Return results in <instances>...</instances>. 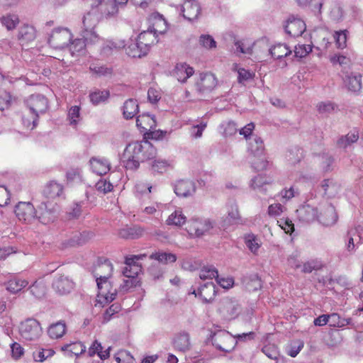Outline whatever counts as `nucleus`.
Returning a JSON list of instances; mask_svg holds the SVG:
<instances>
[{
    "instance_id": "obj_1",
    "label": "nucleus",
    "mask_w": 363,
    "mask_h": 363,
    "mask_svg": "<svg viewBox=\"0 0 363 363\" xmlns=\"http://www.w3.org/2000/svg\"><path fill=\"white\" fill-rule=\"evenodd\" d=\"M48 208L46 202H42L36 210L30 202H18L15 207V214L23 224L31 225L35 220L43 225H48L55 218V206Z\"/></svg>"
},
{
    "instance_id": "obj_2",
    "label": "nucleus",
    "mask_w": 363,
    "mask_h": 363,
    "mask_svg": "<svg viewBox=\"0 0 363 363\" xmlns=\"http://www.w3.org/2000/svg\"><path fill=\"white\" fill-rule=\"evenodd\" d=\"M155 147L148 140L132 142L125 148L121 161L127 169L136 170L140 162L154 159L156 156Z\"/></svg>"
},
{
    "instance_id": "obj_3",
    "label": "nucleus",
    "mask_w": 363,
    "mask_h": 363,
    "mask_svg": "<svg viewBox=\"0 0 363 363\" xmlns=\"http://www.w3.org/2000/svg\"><path fill=\"white\" fill-rule=\"evenodd\" d=\"M19 334L26 341H35L43 334V328L38 320L35 318H27L19 325Z\"/></svg>"
},
{
    "instance_id": "obj_4",
    "label": "nucleus",
    "mask_w": 363,
    "mask_h": 363,
    "mask_svg": "<svg viewBox=\"0 0 363 363\" xmlns=\"http://www.w3.org/2000/svg\"><path fill=\"white\" fill-rule=\"evenodd\" d=\"M98 294L96 296V306L104 307L113 301L116 296V290L113 288L109 279H96Z\"/></svg>"
},
{
    "instance_id": "obj_5",
    "label": "nucleus",
    "mask_w": 363,
    "mask_h": 363,
    "mask_svg": "<svg viewBox=\"0 0 363 363\" xmlns=\"http://www.w3.org/2000/svg\"><path fill=\"white\" fill-rule=\"evenodd\" d=\"M211 341L217 349L225 352H231L236 345L235 337L226 330H219L214 333Z\"/></svg>"
},
{
    "instance_id": "obj_6",
    "label": "nucleus",
    "mask_w": 363,
    "mask_h": 363,
    "mask_svg": "<svg viewBox=\"0 0 363 363\" xmlns=\"http://www.w3.org/2000/svg\"><path fill=\"white\" fill-rule=\"evenodd\" d=\"M72 34L67 28H58L52 30L48 43L50 45L55 49H62L67 46L71 42Z\"/></svg>"
},
{
    "instance_id": "obj_7",
    "label": "nucleus",
    "mask_w": 363,
    "mask_h": 363,
    "mask_svg": "<svg viewBox=\"0 0 363 363\" xmlns=\"http://www.w3.org/2000/svg\"><path fill=\"white\" fill-rule=\"evenodd\" d=\"M62 193L63 186L54 181L48 182L43 189V194L46 201H43V202H46L48 208H50L52 206L51 205L55 204V213H56L57 206L55 199L59 198ZM55 216H56L55 214Z\"/></svg>"
},
{
    "instance_id": "obj_8",
    "label": "nucleus",
    "mask_w": 363,
    "mask_h": 363,
    "mask_svg": "<svg viewBox=\"0 0 363 363\" xmlns=\"http://www.w3.org/2000/svg\"><path fill=\"white\" fill-rule=\"evenodd\" d=\"M26 104L30 111L37 113L38 116L44 113L48 108V99L40 94H31L26 100Z\"/></svg>"
},
{
    "instance_id": "obj_9",
    "label": "nucleus",
    "mask_w": 363,
    "mask_h": 363,
    "mask_svg": "<svg viewBox=\"0 0 363 363\" xmlns=\"http://www.w3.org/2000/svg\"><path fill=\"white\" fill-rule=\"evenodd\" d=\"M217 84L218 79L213 74L204 72L199 74V77L196 80L195 86L199 92L206 93L213 90Z\"/></svg>"
},
{
    "instance_id": "obj_10",
    "label": "nucleus",
    "mask_w": 363,
    "mask_h": 363,
    "mask_svg": "<svg viewBox=\"0 0 363 363\" xmlns=\"http://www.w3.org/2000/svg\"><path fill=\"white\" fill-rule=\"evenodd\" d=\"M97 19L94 15L91 13H86L83 18L84 30L82 37L86 40L96 41L99 38L95 33L94 28L96 25Z\"/></svg>"
},
{
    "instance_id": "obj_11",
    "label": "nucleus",
    "mask_w": 363,
    "mask_h": 363,
    "mask_svg": "<svg viewBox=\"0 0 363 363\" xmlns=\"http://www.w3.org/2000/svg\"><path fill=\"white\" fill-rule=\"evenodd\" d=\"M305 22L298 18L291 16L289 18L285 26L286 32L292 37H299L306 30Z\"/></svg>"
},
{
    "instance_id": "obj_12",
    "label": "nucleus",
    "mask_w": 363,
    "mask_h": 363,
    "mask_svg": "<svg viewBox=\"0 0 363 363\" xmlns=\"http://www.w3.org/2000/svg\"><path fill=\"white\" fill-rule=\"evenodd\" d=\"M113 266L112 263L105 259L99 260L94 269V275L96 279H110L112 276Z\"/></svg>"
},
{
    "instance_id": "obj_13",
    "label": "nucleus",
    "mask_w": 363,
    "mask_h": 363,
    "mask_svg": "<svg viewBox=\"0 0 363 363\" xmlns=\"http://www.w3.org/2000/svg\"><path fill=\"white\" fill-rule=\"evenodd\" d=\"M148 30L155 33V35L161 34L167 30V22L163 16L158 13H152L148 18Z\"/></svg>"
},
{
    "instance_id": "obj_14",
    "label": "nucleus",
    "mask_w": 363,
    "mask_h": 363,
    "mask_svg": "<svg viewBox=\"0 0 363 363\" xmlns=\"http://www.w3.org/2000/svg\"><path fill=\"white\" fill-rule=\"evenodd\" d=\"M52 286L58 294L65 295L72 291L74 287V283L69 277L62 275L54 281Z\"/></svg>"
},
{
    "instance_id": "obj_15",
    "label": "nucleus",
    "mask_w": 363,
    "mask_h": 363,
    "mask_svg": "<svg viewBox=\"0 0 363 363\" xmlns=\"http://www.w3.org/2000/svg\"><path fill=\"white\" fill-rule=\"evenodd\" d=\"M201 7L195 0H185L182 6V13L185 18L192 21L199 15Z\"/></svg>"
},
{
    "instance_id": "obj_16",
    "label": "nucleus",
    "mask_w": 363,
    "mask_h": 363,
    "mask_svg": "<svg viewBox=\"0 0 363 363\" xmlns=\"http://www.w3.org/2000/svg\"><path fill=\"white\" fill-rule=\"evenodd\" d=\"M136 125L140 131L145 134L148 130L155 128L157 123L154 116L143 113L137 117Z\"/></svg>"
},
{
    "instance_id": "obj_17",
    "label": "nucleus",
    "mask_w": 363,
    "mask_h": 363,
    "mask_svg": "<svg viewBox=\"0 0 363 363\" xmlns=\"http://www.w3.org/2000/svg\"><path fill=\"white\" fill-rule=\"evenodd\" d=\"M36 38L35 28L30 25L25 24L18 32V40L22 45H27L33 42Z\"/></svg>"
},
{
    "instance_id": "obj_18",
    "label": "nucleus",
    "mask_w": 363,
    "mask_h": 363,
    "mask_svg": "<svg viewBox=\"0 0 363 363\" xmlns=\"http://www.w3.org/2000/svg\"><path fill=\"white\" fill-rule=\"evenodd\" d=\"M194 191V184L189 180L181 179L177 182L174 186V192L178 196L187 197L192 195Z\"/></svg>"
},
{
    "instance_id": "obj_19",
    "label": "nucleus",
    "mask_w": 363,
    "mask_h": 363,
    "mask_svg": "<svg viewBox=\"0 0 363 363\" xmlns=\"http://www.w3.org/2000/svg\"><path fill=\"white\" fill-rule=\"evenodd\" d=\"M157 35L155 33L151 32V30H147L141 32L138 36L137 41L138 44L143 48V50L147 53L150 48L157 42Z\"/></svg>"
},
{
    "instance_id": "obj_20",
    "label": "nucleus",
    "mask_w": 363,
    "mask_h": 363,
    "mask_svg": "<svg viewBox=\"0 0 363 363\" xmlns=\"http://www.w3.org/2000/svg\"><path fill=\"white\" fill-rule=\"evenodd\" d=\"M196 296H199L204 303L213 301L216 295V286L213 282H207L198 291V294L194 291Z\"/></svg>"
},
{
    "instance_id": "obj_21",
    "label": "nucleus",
    "mask_w": 363,
    "mask_h": 363,
    "mask_svg": "<svg viewBox=\"0 0 363 363\" xmlns=\"http://www.w3.org/2000/svg\"><path fill=\"white\" fill-rule=\"evenodd\" d=\"M89 162L92 172L98 175L106 174L111 168L110 162L105 158L92 157Z\"/></svg>"
},
{
    "instance_id": "obj_22",
    "label": "nucleus",
    "mask_w": 363,
    "mask_h": 363,
    "mask_svg": "<svg viewBox=\"0 0 363 363\" xmlns=\"http://www.w3.org/2000/svg\"><path fill=\"white\" fill-rule=\"evenodd\" d=\"M194 73L193 67L184 62L177 64L174 70V77L181 82H185Z\"/></svg>"
},
{
    "instance_id": "obj_23",
    "label": "nucleus",
    "mask_w": 363,
    "mask_h": 363,
    "mask_svg": "<svg viewBox=\"0 0 363 363\" xmlns=\"http://www.w3.org/2000/svg\"><path fill=\"white\" fill-rule=\"evenodd\" d=\"M67 332V325L64 320H60L51 324L48 328V335L51 339H59Z\"/></svg>"
},
{
    "instance_id": "obj_24",
    "label": "nucleus",
    "mask_w": 363,
    "mask_h": 363,
    "mask_svg": "<svg viewBox=\"0 0 363 363\" xmlns=\"http://www.w3.org/2000/svg\"><path fill=\"white\" fill-rule=\"evenodd\" d=\"M29 282L25 279L17 277L10 279L6 284V289L12 293L16 294L28 285Z\"/></svg>"
},
{
    "instance_id": "obj_25",
    "label": "nucleus",
    "mask_w": 363,
    "mask_h": 363,
    "mask_svg": "<svg viewBox=\"0 0 363 363\" xmlns=\"http://www.w3.org/2000/svg\"><path fill=\"white\" fill-rule=\"evenodd\" d=\"M149 258L150 259H155L162 264H168L174 263L177 261V255L170 252H165L162 251H158L152 253Z\"/></svg>"
},
{
    "instance_id": "obj_26",
    "label": "nucleus",
    "mask_w": 363,
    "mask_h": 363,
    "mask_svg": "<svg viewBox=\"0 0 363 363\" xmlns=\"http://www.w3.org/2000/svg\"><path fill=\"white\" fill-rule=\"evenodd\" d=\"M0 22L8 30H13L19 24L20 19L17 14L6 13L0 17Z\"/></svg>"
},
{
    "instance_id": "obj_27",
    "label": "nucleus",
    "mask_w": 363,
    "mask_h": 363,
    "mask_svg": "<svg viewBox=\"0 0 363 363\" xmlns=\"http://www.w3.org/2000/svg\"><path fill=\"white\" fill-rule=\"evenodd\" d=\"M109 350L110 347L103 351V347L101 346V344L97 340H94L91 345L89 347L88 353L91 357L97 354L101 358V359L105 360L110 356Z\"/></svg>"
},
{
    "instance_id": "obj_28",
    "label": "nucleus",
    "mask_w": 363,
    "mask_h": 363,
    "mask_svg": "<svg viewBox=\"0 0 363 363\" xmlns=\"http://www.w3.org/2000/svg\"><path fill=\"white\" fill-rule=\"evenodd\" d=\"M61 350L68 355L77 357L85 352L86 347L81 342H74L70 344L64 345L62 346Z\"/></svg>"
},
{
    "instance_id": "obj_29",
    "label": "nucleus",
    "mask_w": 363,
    "mask_h": 363,
    "mask_svg": "<svg viewBox=\"0 0 363 363\" xmlns=\"http://www.w3.org/2000/svg\"><path fill=\"white\" fill-rule=\"evenodd\" d=\"M174 347L179 351H186L189 349L190 340L189 335L186 333L178 334L173 342Z\"/></svg>"
},
{
    "instance_id": "obj_30",
    "label": "nucleus",
    "mask_w": 363,
    "mask_h": 363,
    "mask_svg": "<svg viewBox=\"0 0 363 363\" xmlns=\"http://www.w3.org/2000/svg\"><path fill=\"white\" fill-rule=\"evenodd\" d=\"M38 118L37 113H33L27 108L23 113L22 123L26 128L33 130L37 125Z\"/></svg>"
},
{
    "instance_id": "obj_31",
    "label": "nucleus",
    "mask_w": 363,
    "mask_h": 363,
    "mask_svg": "<svg viewBox=\"0 0 363 363\" xmlns=\"http://www.w3.org/2000/svg\"><path fill=\"white\" fill-rule=\"evenodd\" d=\"M138 104L136 100L130 99L123 105V116L126 119L133 118L138 112Z\"/></svg>"
},
{
    "instance_id": "obj_32",
    "label": "nucleus",
    "mask_w": 363,
    "mask_h": 363,
    "mask_svg": "<svg viewBox=\"0 0 363 363\" xmlns=\"http://www.w3.org/2000/svg\"><path fill=\"white\" fill-rule=\"evenodd\" d=\"M186 222V217L184 215L182 211L176 210L170 214L167 219V224L168 225H175L181 227Z\"/></svg>"
},
{
    "instance_id": "obj_33",
    "label": "nucleus",
    "mask_w": 363,
    "mask_h": 363,
    "mask_svg": "<svg viewBox=\"0 0 363 363\" xmlns=\"http://www.w3.org/2000/svg\"><path fill=\"white\" fill-rule=\"evenodd\" d=\"M269 51L272 56L277 59L286 57L291 53L290 48L286 44L283 43H278L274 45Z\"/></svg>"
},
{
    "instance_id": "obj_34",
    "label": "nucleus",
    "mask_w": 363,
    "mask_h": 363,
    "mask_svg": "<svg viewBox=\"0 0 363 363\" xmlns=\"http://www.w3.org/2000/svg\"><path fill=\"white\" fill-rule=\"evenodd\" d=\"M142 228H119L118 235L119 237L127 239H138L143 234Z\"/></svg>"
},
{
    "instance_id": "obj_35",
    "label": "nucleus",
    "mask_w": 363,
    "mask_h": 363,
    "mask_svg": "<svg viewBox=\"0 0 363 363\" xmlns=\"http://www.w3.org/2000/svg\"><path fill=\"white\" fill-rule=\"evenodd\" d=\"M89 69L96 77H108L113 74V68L105 65H100L93 63L90 65Z\"/></svg>"
},
{
    "instance_id": "obj_36",
    "label": "nucleus",
    "mask_w": 363,
    "mask_h": 363,
    "mask_svg": "<svg viewBox=\"0 0 363 363\" xmlns=\"http://www.w3.org/2000/svg\"><path fill=\"white\" fill-rule=\"evenodd\" d=\"M360 77V75L346 77L345 84L350 91L357 92L361 89L362 83Z\"/></svg>"
},
{
    "instance_id": "obj_37",
    "label": "nucleus",
    "mask_w": 363,
    "mask_h": 363,
    "mask_svg": "<svg viewBox=\"0 0 363 363\" xmlns=\"http://www.w3.org/2000/svg\"><path fill=\"white\" fill-rule=\"evenodd\" d=\"M126 54L131 57H141L147 54L145 50L138 44V42L130 44L125 48Z\"/></svg>"
},
{
    "instance_id": "obj_38",
    "label": "nucleus",
    "mask_w": 363,
    "mask_h": 363,
    "mask_svg": "<svg viewBox=\"0 0 363 363\" xmlns=\"http://www.w3.org/2000/svg\"><path fill=\"white\" fill-rule=\"evenodd\" d=\"M314 43L320 50H327L331 44L329 37L324 32L320 33L314 37Z\"/></svg>"
},
{
    "instance_id": "obj_39",
    "label": "nucleus",
    "mask_w": 363,
    "mask_h": 363,
    "mask_svg": "<svg viewBox=\"0 0 363 363\" xmlns=\"http://www.w3.org/2000/svg\"><path fill=\"white\" fill-rule=\"evenodd\" d=\"M29 289L30 293L38 298H43L45 295L46 288L43 281H35Z\"/></svg>"
},
{
    "instance_id": "obj_40",
    "label": "nucleus",
    "mask_w": 363,
    "mask_h": 363,
    "mask_svg": "<svg viewBox=\"0 0 363 363\" xmlns=\"http://www.w3.org/2000/svg\"><path fill=\"white\" fill-rule=\"evenodd\" d=\"M359 133L357 131H354L349 133L344 137L340 138L337 140V145L340 147H347L348 145L355 143L359 139Z\"/></svg>"
},
{
    "instance_id": "obj_41",
    "label": "nucleus",
    "mask_w": 363,
    "mask_h": 363,
    "mask_svg": "<svg viewBox=\"0 0 363 363\" xmlns=\"http://www.w3.org/2000/svg\"><path fill=\"white\" fill-rule=\"evenodd\" d=\"M55 351L52 348H40L35 351L33 354V359L35 362H42L46 359L51 357L54 355Z\"/></svg>"
},
{
    "instance_id": "obj_42",
    "label": "nucleus",
    "mask_w": 363,
    "mask_h": 363,
    "mask_svg": "<svg viewBox=\"0 0 363 363\" xmlns=\"http://www.w3.org/2000/svg\"><path fill=\"white\" fill-rule=\"evenodd\" d=\"M218 272L213 266H205L199 271V277L203 279H212L218 278Z\"/></svg>"
},
{
    "instance_id": "obj_43",
    "label": "nucleus",
    "mask_w": 363,
    "mask_h": 363,
    "mask_svg": "<svg viewBox=\"0 0 363 363\" xmlns=\"http://www.w3.org/2000/svg\"><path fill=\"white\" fill-rule=\"evenodd\" d=\"M245 242L249 250L254 254L257 253L261 245L258 238L253 234L246 235Z\"/></svg>"
},
{
    "instance_id": "obj_44",
    "label": "nucleus",
    "mask_w": 363,
    "mask_h": 363,
    "mask_svg": "<svg viewBox=\"0 0 363 363\" xmlns=\"http://www.w3.org/2000/svg\"><path fill=\"white\" fill-rule=\"evenodd\" d=\"M347 30L335 31L333 34V38L336 47L338 49H343L347 45Z\"/></svg>"
},
{
    "instance_id": "obj_45",
    "label": "nucleus",
    "mask_w": 363,
    "mask_h": 363,
    "mask_svg": "<svg viewBox=\"0 0 363 363\" xmlns=\"http://www.w3.org/2000/svg\"><path fill=\"white\" fill-rule=\"evenodd\" d=\"M114 359L118 363H135L134 357L127 350H120L115 355Z\"/></svg>"
},
{
    "instance_id": "obj_46",
    "label": "nucleus",
    "mask_w": 363,
    "mask_h": 363,
    "mask_svg": "<svg viewBox=\"0 0 363 363\" xmlns=\"http://www.w3.org/2000/svg\"><path fill=\"white\" fill-rule=\"evenodd\" d=\"M108 96L109 91L106 90L94 91L89 95L91 101L95 105L105 101Z\"/></svg>"
},
{
    "instance_id": "obj_47",
    "label": "nucleus",
    "mask_w": 363,
    "mask_h": 363,
    "mask_svg": "<svg viewBox=\"0 0 363 363\" xmlns=\"http://www.w3.org/2000/svg\"><path fill=\"white\" fill-rule=\"evenodd\" d=\"M236 51L242 54L251 55L253 50V43L245 40H238L235 43Z\"/></svg>"
},
{
    "instance_id": "obj_48",
    "label": "nucleus",
    "mask_w": 363,
    "mask_h": 363,
    "mask_svg": "<svg viewBox=\"0 0 363 363\" xmlns=\"http://www.w3.org/2000/svg\"><path fill=\"white\" fill-rule=\"evenodd\" d=\"M262 351L266 356L272 359H277L279 356L278 347L275 344L269 343L264 345Z\"/></svg>"
},
{
    "instance_id": "obj_49",
    "label": "nucleus",
    "mask_w": 363,
    "mask_h": 363,
    "mask_svg": "<svg viewBox=\"0 0 363 363\" xmlns=\"http://www.w3.org/2000/svg\"><path fill=\"white\" fill-rule=\"evenodd\" d=\"M328 315V324L330 327L341 328L349 323L347 320L341 318L337 313H332Z\"/></svg>"
},
{
    "instance_id": "obj_50",
    "label": "nucleus",
    "mask_w": 363,
    "mask_h": 363,
    "mask_svg": "<svg viewBox=\"0 0 363 363\" xmlns=\"http://www.w3.org/2000/svg\"><path fill=\"white\" fill-rule=\"evenodd\" d=\"M128 0H108V2L110 4V8H105L104 11L108 15H115L118 11L119 5H125L127 4Z\"/></svg>"
},
{
    "instance_id": "obj_51",
    "label": "nucleus",
    "mask_w": 363,
    "mask_h": 363,
    "mask_svg": "<svg viewBox=\"0 0 363 363\" xmlns=\"http://www.w3.org/2000/svg\"><path fill=\"white\" fill-rule=\"evenodd\" d=\"M94 42L95 41L86 40L84 37L83 39H76L72 43L70 50L73 54L74 52H79L84 50L86 43Z\"/></svg>"
},
{
    "instance_id": "obj_52",
    "label": "nucleus",
    "mask_w": 363,
    "mask_h": 363,
    "mask_svg": "<svg viewBox=\"0 0 363 363\" xmlns=\"http://www.w3.org/2000/svg\"><path fill=\"white\" fill-rule=\"evenodd\" d=\"M249 149L254 155L262 156L263 155L264 150L262 140L259 138H255L254 139V143H250Z\"/></svg>"
},
{
    "instance_id": "obj_53",
    "label": "nucleus",
    "mask_w": 363,
    "mask_h": 363,
    "mask_svg": "<svg viewBox=\"0 0 363 363\" xmlns=\"http://www.w3.org/2000/svg\"><path fill=\"white\" fill-rule=\"evenodd\" d=\"M237 71L238 74V82L240 84H244L245 82L252 79L255 77L254 72L245 69V68L239 67Z\"/></svg>"
},
{
    "instance_id": "obj_54",
    "label": "nucleus",
    "mask_w": 363,
    "mask_h": 363,
    "mask_svg": "<svg viewBox=\"0 0 363 363\" xmlns=\"http://www.w3.org/2000/svg\"><path fill=\"white\" fill-rule=\"evenodd\" d=\"M312 51L311 45L298 44L294 49L295 56L302 58L308 55Z\"/></svg>"
},
{
    "instance_id": "obj_55",
    "label": "nucleus",
    "mask_w": 363,
    "mask_h": 363,
    "mask_svg": "<svg viewBox=\"0 0 363 363\" xmlns=\"http://www.w3.org/2000/svg\"><path fill=\"white\" fill-rule=\"evenodd\" d=\"M95 187L98 191L106 194L111 191L113 190V186L106 179H101L96 182Z\"/></svg>"
},
{
    "instance_id": "obj_56",
    "label": "nucleus",
    "mask_w": 363,
    "mask_h": 363,
    "mask_svg": "<svg viewBox=\"0 0 363 363\" xmlns=\"http://www.w3.org/2000/svg\"><path fill=\"white\" fill-rule=\"evenodd\" d=\"M12 99L13 97L9 92L6 91H0V110L3 111L8 108L11 104Z\"/></svg>"
},
{
    "instance_id": "obj_57",
    "label": "nucleus",
    "mask_w": 363,
    "mask_h": 363,
    "mask_svg": "<svg viewBox=\"0 0 363 363\" xmlns=\"http://www.w3.org/2000/svg\"><path fill=\"white\" fill-rule=\"evenodd\" d=\"M146 257L147 255L145 254L126 256L125 257L124 263L125 265H129L133 267H135V266H141V264H138V262L143 259Z\"/></svg>"
},
{
    "instance_id": "obj_58",
    "label": "nucleus",
    "mask_w": 363,
    "mask_h": 363,
    "mask_svg": "<svg viewBox=\"0 0 363 363\" xmlns=\"http://www.w3.org/2000/svg\"><path fill=\"white\" fill-rule=\"evenodd\" d=\"M142 269V266H135L133 267L129 265H125L123 269V274L127 278L137 279V276Z\"/></svg>"
},
{
    "instance_id": "obj_59",
    "label": "nucleus",
    "mask_w": 363,
    "mask_h": 363,
    "mask_svg": "<svg viewBox=\"0 0 363 363\" xmlns=\"http://www.w3.org/2000/svg\"><path fill=\"white\" fill-rule=\"evenodd\" d=\"M169 164L166 160H157L152 164V169L155 172L163 173L169 168Z\"/></svg>"
},
{
    "instance_id": "obj_60",
    "label": "nucleus",
    "mask_w": 363,
    "mask_h": 363,
    "mask_svg": "<svg viewBox=\"0 0 363 363\" xmlns=\"http://www.w3.org/2000/svg\"><path fill=\"white\" fill-rule=\"evenodd\" d=\"M200 44L205 48L211 49L216 47V42L209 35H202L199 38Z\"/></svg>"
},
{
    "instance_id": "obj_61",
    "label": "nucleus",
    "mask_w": 363,
    "mask_h": 363,
    "mask_svg": "<svg viewBox=\"0 0 363 363\" xmlns=\"http://www.w3.org/2000/svg\"><path fill=\"white\" fill-rule=\"evenodd\" d=\"M68 118L71 124L76 125L80 118V108L78 106H74L70 108L68 112Z\"/></svg>"
},
{
    "instance_id": "obj_62",
    "label": "nucleus",
    "mask_w": 363,
    "mask_h": 363,
    "mask_svg": "<svg viewBox=\"0 0 363 363\" xmlns=\"http://www.w3.org/2000/svg\"><path fill=\"white\" fill-rule=\"evenodd\" d=\"M303 347V342L300 340L296 341L290 345L287 354L292 357H295Z\"/></svg>"
},
{
    "instance_id": "obj_63",
    "label": "nucleus",
    "mask_w": 363,
    "mask_h": 363,
    "mask_svg": "<svg viewBox=\"0 0 363 363\" xmlns=\"http://www.w3.org/2000/svg\"><path fill=\"white\" fill-rule=\"evenodd\" d=\"M272 182L270 179L267 180L262 175H257L252 180L251 186L253 189L262 187L264 184H269Z\"/></svg>"
},
{
    "instance_id": "obj_64",
    "label": "nucleus",
    "mask_w": 363,
    "mask_h": 363,
    "mask_svg": "<svg viewBox=\"0 0 363 363\" xmlns=\"http://www.w3.org/2000/svg\"><path fill=\"white\" fill-rule=\"evenodd\" d=\"M120 311V306L118 304H112L103 315V323L108 322L111 316L117 313Z\"/></svg>"
}]
</instances>
